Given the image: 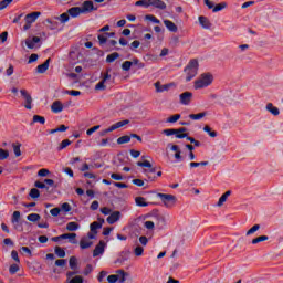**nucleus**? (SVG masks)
Instances as JSON below:
<instances>
[{
	"mask_svg": "<svg viewBox=\"0 0 283 283\" xmlns=\"http://www.w3.org/2000/svg\"><path fill=\"white\" fill-rule=\"evenodd\" d=\"M198 67H199L198 60L193 59L189 61L188 65L184 70V72L186 73L187 83H189V81L198 76Z\"/></svg>",
	"mask_w": 283,
	"mask_h": 283,
	"instance_id": "obj_1",
	"label": "nucleus"
},
{
	"mask_svg": "<svg viewBox=\"0 0 283 283\" xmlns=\"http://www.w3.org/2000/svg\"><path fill=\"white\" fill-rule=\"evenodd\" d=\"M211 83H213V75L211 73H203L197 81H195V90L209 87Z\"/></svg>",
	"mask_w": 283,
	"mask_h": 283,
	"instance_id": "obj_2",
	"label": "nucleus"
},
{
	"mask_svg": "<svg viewBox=\"0 0 283 283\" xmlns=\"http://www.w3.org/2000/svg\"><path fill=\"white\" fill-rule=\"evenodd\" d=\"M157 198H160L161 202L165 205V207H167V209L176 207V202L178 201L176 196L169 193L159 192L157 193Z\"/></svg>",
	"mask_w": 283,
	"mask_h": 283,
	"instance_id": "obj_3",
	"label": "nucleus"
},
{
	"mask_svg": "<svg viewBox=\"0 0 283 283\" xmlns=\"http://www.w3.org/2000/svg\"><path fill=\"white\" fill-rule=\"evenodd\" d=\"M125 125H129V120H120L115 124H113L111 127L104 129L101 132V136H106V134H109L111 132H116V129H120V127H125Z\"/></svg>",
	"mask_w": 283,
	"mask_h": 283,
	"instance_id": "obj_4",
	"label": "nucleus"
},
{
	"mask_svg": "<svg viewBox=\"0 0 283 283\" xmlns=\"http://www.w3.org/2000/svg\"><path fill=\"white\" fill-rule=\"evenodd\" d=\"M154 85L158 94H161L163 92H169L171 87H176V83H168L163 85L160 84V81H157Z\"/></svg>",
	"mask_w": 283,
	"mask_h": 283,
	"instance_id": "obj_5",
	"label": "nucleus"
},
{
	"mask_svg": "<svg viewBox=\"0 0 283 283\" xmlns=\"http://www.w3.org/2000/svg\"><path fill=\"white\" fill-rule=\"evenodd\" d=\"M193 98V93L191 92H184L179 95V103L181 105H190Z\"/></svg>",
	"mask_w": 283,
	"mask_h": 283,
	"instance_id": "obj_6",
	"label": "nucleus"
},
{
	"mask_svg": "<svg viewBox=\"0 0 283 283\" xmlns=\"http://www.w3.org/2000/svg\"><path fill=\"white\" fill-rule=\"evenodd\" d=\"M20 94L25 101V109H32V95H30L25 90H20Z\"/></svg>",
	"mask_w": 283,
	"mask_h": 283,
	"instance_id": "obj_7",
	"label": "nucleus"
},
{
	"mask_svg": "<svg viewBox=\"0 0 283 283\" xmlns=\"http://www.w3.org/2000/svg\"><path fill=\"white\" fill-rule=\"evenodd\" d=\"M82 13L85 14V12H94L96 10H98V7H94V2L93 1H84L82 4Z\"/></svg>",
	"mask_w": 283,
	"mask_h": 283,
	"instance_id": "obj_8",
	"label": "nucleus"
},
{
	"mask_svg": "<svg viewBox=\"0 0 283 283\" xmlns=\"http://www.w3.org/2000/svg\"><path fill=\"white\" fill-rule=\"evenodd\" d=\"M36 43H41V38L33 36V38H28L25 40V45L29 50H34V48H36Z\"/></svg>",
	"mask_w": 283,
	"mask_h": 283,
	"instance_id": "obj_9",
	"label": "nucleus"
},
{
	"mask_svg": "<svg viewBox=\"0 0 283 283\" xmlns=\"http://www.w3.org/2000/svg\"><path fill=\"white\" fill-rule=\"evenodd\" d=\"M105 253V241H99L93 251V258H98Z\"/></svg>",
	"mask_w": 283,
	"mask_h": 283,
	"instance_id": "obj_10",
	"label": "nucleus"
},
{
	"mask_svg": "<svg viewBox=\"0 0 283 283\" xmlns=\"http://www.w3.org/2000/svg\"><path fill=\"white\" fill-rule=\"evenodd\" d=\"M157 8V10H167V4L163 0H148V7Z\"/></svg>",
	"mask_w": 283,
	"mask_h": 283,
	"instance_id": "obj_11",
	"label": "nucleus"
},
{
	"mask_svg": "<svg viewBox=\"0 0 283 283\" xmlns=\"http://www.w3.org/2000/svg\"><path fill=\"white\" fill-rule=\"evenodd\" d=\"M119 220H120V211H114L107 217L106 222H108V224H115V222H118Z\"/></svg>",
	"mask_w": 283,
	"mask_h": 283,
	"instance_id": "obj_12",
	"label": "nucleus"
},
{
	"mask_svg": "<svg viewBox=\"0 0 283 283\" xmlns=\"http://www.w3.org/2000/svg\"><path fill=\"white\" fill-rule=\"evenodd\" d=\"M50 61H52V59L49 57L43 64L36 66L38 74H45L48 72L50 69Z\"/></svg>",
	"mask_w": 283,
	"mask_h": 283,
	"instance_id": "obj_13",
	"label": "nucleus"
},
{
	"mask_svg": "<svg viewBox=\"0 0 283 283\" xmlns=\"http://www.w3.org/2000/svg\"><path fill=\"white\" fill-rule=\"evenodd\" d=\"M39 17H41V12H32L25 15L24 21L25 23H34Z\"/></svg>",
	"mask_w": 283,
	"mask_h": 283,
	"instance_id": "obj_14",
	"label": "nucleus"
},
{
	"mask_svg": "<svg viewBox=\"0 0 283 283\" xmlns=\"http://www.w3.org/2000/svg\"><path fill=\"white\" fill-rule=\"evenodd\" d=\"M51 111L54 114H61V112H63V103H61V101L53 102V104L51 105Z\"/></svg>",
	"mask_w": 283,
	"mask_h": 283,
	"instance_id": "obj_15",
	"label": "nucleus"
},
{
	"mask_svg": "<svg viewBox=\"0 0 283 283\" xmlns=\"http://www.w3.org/2000/svg\"><path fill=\"white\" fill-rule=\"evenodd\" d=\"M67 14H70V17H73V19H76V17H78L80 14H83V10L81 9V7H72L67 10Z\"/></svg>",
	"mask_w": 283,
	"mask_h": 283,
	"instance_id": "obj_16",
	"label": "nucleus"
},
{
	"mask_svg": "<svg viewBox=\"0 0 283 283\" xmlns=\"http://www.w3.org/2000/svg\"><path fill=\"white\" fill-rule=\"evenodd\" d=\"M266 112H270L272 116H280V108L273 105V103H268L265 106Z\"/></svg>",
	"mask_w": 283,
	"mask_h": 283,
	"instance_id": "obj_17",
	"label": "nucleus"
},
{
	"mask_svg": "<svg viewBox=\"0 0 283 283\" xmlns=\"http://www.w3.org/2000/svg\"><path fill=\"white\" fill-rule=\"evenodd\" d=\"M199 23L205 30H211V22L205 15L199 17Z\"/></svg>",
	"mask_w": 283,
	"mask_h": 283,
	"instance_id": "obj_18",
	"label": "nucleus"
},
{
	"mask_svg": "<svg viewBox=\"0 0 283 283\" xmlns=\"http://www.w3.org/2000/svg\"><path fill=\"white\" fill-rule=\"evenodd\" d=\"M129 260V251L122 252L115 264H123Z\"/></svg>",
	"mask_w": 283,
	"mask_h": 283,
	"instance_id": "obj_19",
	"label": "nucleus"
},
{
	"mask_svg": "<svg viewBox=\"0 0 283 283\" xmlns=\"http://www.w3.org/2000/svg\"><path fill=\"white\" fill-rule=\"evenodd\" d=\"M164 25H166L169 32H178V27L171 20H164Z\"/></svg>",
	"mask_w": 283,
	"mask_h": 283,
	"instance_id": "obj_20",
	"label": "nucleus"
},
{
	"mask_svg": "<svg viewBox=\"0 0 283 283\" xmlns=\"http://www.w3.org/2000/svg\"><path fill=\"white\" fill-rule=\"evenodd\" d=\"M69 266L72 271H78V259L71 256L69 260Z\"/></svg>",
	"mask_w": 283,
	"mask_h": 283,
	"instance_id": "obj_21",
	"label": "nucleus"
},
{
	"mask_svg": "<svg viewBox=\"0 0 283 283\" xmlns=\"http://www.w3.org/2000/svg\"><path fill=\"white\" fill-rule=\"evenodd\" d=\"M94 242L87 239V237H83L80 241V248L81 249H90Z\"/></svg>",
	"mask_w": 283,
	"mask_h": 283,
	"instance_id": "obj_22",
	"label": "nucleus"
},
{
	"mask_svg": "<svg viewBox=\"0 0 283 283\" xmlns=\"http://www.w3.org/2000/svg\"><path fill=\"white\" fill-rule=\"evenodd\" d=\"M231 196V190L226 191L220 198L219 201L217 202V207H222L227 202V199Z\"/></svg>",
	"mask_w": 283,
	"mask_h": 283,
	"instance_id": "obj_23",
	"label": "nucleus"
},
{
	"mask_svg": "<svg viewBox=\"0 0 283 283\" xmlns=\"http://www.w3.org/2000/svg\"><path fill=\"white\" fill-rule=\"evenodd\" d=\"M176 130H177V133H175L176 138L182 139V138H187L188 137V134L185 133V132H187V128L181 127V128L176 129Z\"/></svg>",
	"mask_w": 283,
	"mask_h": 283,
	"instance_id": "obj_24",
	"label": "nucleus"
},
{
	"mask_svg": "<svg viewBox=\"0 0 283 283\" xmlns=\"http://www.w3.org/2000/svg\"><path fill=\"white\" fill-rule=\"evenodd\" d=\"M103 228V223L98 222V221H94L93 223H91L90 229L93 233H98V229Z\"/></svg>",
	"mask_w": 283,
	"mask_h": 283,
	"instance_id": "obj_25",
	"label": "nucleus"
},
{
	"mask_svg": "<svg viewBox=\"0 0 283 283\" xmlns=\"http://www.w3.org/2000/svg\"><path fill=\"white\" fill-rule=\"evenodd\" d=\"M205 116H207V112H202V113H198V114H190L189 118L191 120H202V118H205Z\"/></svg>",
	"mask_w": 283,
	"mask_h": 283,
	"instance_id": "obj_26",
	"label": "nucleus"
},
{
	"mask_svg": "<svg viewBox=\"0 0 283 283\" xmlns=\"http://www.w3.org/2000/svg\"><path fill=\"white\" fill-rule=\"evenodd\" d=\"M116 59H120V54L118 52L108 54L106 57V63H114L116 61Z\"/></svg>",
	"mask_w": 283,
	"mask_h": 283,
	"instance_id": "obj_27",
	"label": "nucleus"
},
{
	"mask_svg": "<svg viewBox=\"0 0 283 283\" xmlns=\"http://www.w3.org/2000/svg\"><path fill=\"white\" fill-rule=\"evenodd\" d=\"M72 145V142L70 139H64L61 142V144L57 146V151H63V149H66V147H70Z\"/></svg>",
	"mask_w": 283,
	"mask_h": 283,
	"instance_id": "obj_28",
	"label": "nucleus"
},
{
	"mask_svg": "<svg viewBox=\"0 0 283 283\" xmlns=\"http://www.w3.org/2000/svg\"><path fill=\"white\" fill-rule=\"evenodd\" d=\"M80 228H81V226L74 221L69 222L66 224V231H77V229H80Z\"/></svg>",
	"mask_w": 283,
	"mask_h": 283,
	"instance_id": "obj_29",
	"label": "nucleus"
},
{
	"mask_svg": "<svg viewBox=\"0 0 283 283\" xmlns=\"http://www.w3.org/2000/svg\"><path fill=\"white\" fill-rule=\"evenodd\" d=\"M135 202L137 207H149V203L145 201V197H137Z\"/></svg>",
	"mask_w": 283,
	"mask_h": 283,
	"instance_id": "obj_30",
	"label": "nucleus"
},
{
	"mask_svg": "<svg viewBox=\"0 0 283 283\" xmlns=\"http://www.w3.org/2000/svg\"><path fill=\"white\" fill-rule=\"evenodd\" d=\"M13 154L17 158L21 156V143L12 144Z\"/></svg>",
	"mask_w": 283,
	"mask_h": 283,
	"instance_id": "obj_31",
	"label": "nucleus"
},
{
	"mask_svg": "<svg viewBox=\"0 0 283 283\" xmlns=\"http://www.w3.org/2000/svg\"><path fill=\"white\" fill-rule=\"evenodd\" d=\"M132 140V136L125 135L117 139V145H125Z\"/></svg>",
	"mask_w": 283,
	"mask_h": 283,
	"instance_id": "obj_32",
	"label": "nucleus"
},
{
	"mask_svg": "<svg viewBox=\"0 0 283 283\" xmlns=\"http://www.w3.org/2000/svg\"><path fill=\"white\" fill-rule=\"evenodd\" d=\"M207 165H209V161H200V163H198V161H191V163L189 164L190 169H193V168H196V167H207Z\"/></svg>",
	"mask_w": 283,
	"mask_h": 283,
	"instance_id": "obj_33",
	"label": "nucleus"
},
{
	"mask_svg": "<svg viewBox=\"0 0 283 283\" xmlns=\"http://www.w3.org/2000/svg\"><path fill=\"white\" fill-rule=\"evenodd\" d=\"M27 220H29V222H39V220H41V214L31 213L27 217Z\"/></svg>",
	"mask_w": 283,
	"mask_h": 283,
	"instance_id": "obj_34",
	"label": "nucleus"
},
{
	"mask_svg": "<svg viewBox=\"0 0 283 283\" xmlns=\"http://www.w3.org/2000/svg\"><path fill=\"white\" fill-rule=\"evenodd\" d=\"M19 220H21V212L14 211L11 218L12 224H19Z\"/></svg>",
	"mask_w": 283,
	"mask_h": 283,
	"instance_id": "obj_35",
	"label": "nucleus"
},
{
	"mask_svg": "<svg viewBox=\"0 0 283 283\" xmlns=\"http://www.w3.org/2000/svg\"><path fill=\"white\" fill-rule=\"evenodd\" d=\"M61 23H67L70 21V13H62L60 17H55Z\"/></svg>",
	"mask_w": 283,
	"mask_h": 283,
	"instance_id": "obj_36",
	"label": "nucleus"
},
{
	"mask_svg": "<svg viewBox=\"0 0 283 283\" xmlns=\"http://www.w3.org/2000/svg\"><path fill=\"white\" fill-rule=\"evenodd\" d=\"M117 275H119L118 281L119 283H124L127 279V273L124 270H117Z\"/></svg>",
	"mask_w": 283,
	"mask_h": 283,
	"instance_id": "obj_37",
	"label": "nucleus"
},
{
	"mask_svg": "<svg viewBox=\"0 0 283 283\" xmlns=\"http://www.w3.org/2000/svg\"><path fill=\"white\" fill-rule=\"evenodd\" d=\"M203 132H206L210 138H216L218 136V133L214 130H211V127L205 126Z\"/></svg>",
	"mask_w": 283,
	"mask_h": 283,
	"instance_id": "obj_38",
	"label": "nucleus"
},
{
	"mask_svg": "<svg viewBox=\"0 0 283 283\" xmlns=\"http://www.w3.org/2000/svg\"><path fill=\"white\" fill-rule=\"evenodd\" d=\"M29 196H30V198H33V200H36V198H40L41 192L39 191V189L33 188L30 190Z\"/></svg>",
	"mask_w": 283,
	"mask_h": 283,
	"instance_id": "obj_39",
	"label": "nucleus"
},
{
	"mask_svg": "<svg viewBox=\"0 0 283 283\" xmlns=\"http://www.w3.org/2000/svg\"><path fill=\"white\" fill-rule=\"evenodd\" d=\"M134 65V62L132 61H125L122 64V70H124V72H129V70H132V66Z\"/></svg>",
	"mask_w": 283,
	"mask_h": 283,
	"instance_id": "obj_40",
	"label": "nucleus"
},
{
	"mask_svg": "<svg viewBox=\"0 0 283 283\" xmlns=\"http://www.w3.org/2000/svg\"><path fill=\"white\" fill-rule=\"evenodd\" d=\"M83 276L81 275H75L73 279L66 280V283H83Z\"/></svg>",
	"mask_w": 283,
	"mask_h": 283,
	"instance_id": "obj_41",
	"label": "nucleus"
},
{
	"mask_svg": "<svg viewBox=\"0 0 283 283\" xmlns=\"http://www.w3.org/2000/svg\"><path fill=\"white\" fill-rule=\"evenodd\" d=\"M269 240L268 235H261L252 240V244H260V242H266Z\"/></svg>",
	"mask_w": 283,
	"mask_h": 283,
	"instance_id": "obj_42",
	"label": "nucleus"
},
{
	"mask_svg": "<svg viewBox=\"0 0 283 283\" xmlns=\"http://www.w3.org/2000/svg\"><path fill=\"white\" fill-rule=\"evenodd\" d=\"M224 8H227V2H221L217 6H214V8L212 9V12H220V11L224 10Z\"/></svg>",
	"mask_w": 283,
	"mask_h": 283,
	"instance_id": "obj_43",
	"label": "nucleus"
},
{
	"mask_svg": "<svg viewBox=\"0 0 283 283\" xmlns=\"http://www.w3.org/2000/svg\"><path fill=\"white\" fill-rule=\"evenodd\" d=\"M33 123H40V125H45V117L41 115H34Z\"/></svg>",
	"mask_w": 283,
	"mask_h": 283,
	"instance_id": "obj_44",
	"label": "nucleus"
},
{
	"mask_svg": "<svg viewBox=\"0 0 283 283\" xmlns=\"http://www.w3.org/2000/svg\"><path fill=\"white\" fill-rule=\"evenodd\" d=\"M143 253H145V249L140 245H137L134 249V254L136 255V258H140V255H143Z\"/></svg>",
	"mask_w": 283,
	"mask_h": 283,
	"instance_id": "obj_45",
	"label": "nucleus"
},
{
	"mask_svg": "<svg viewBox=\"0 0 283 283\" xmlns=\"http://www.w3.org/2000/svg\"><path fill=\"white\" fill-rule=\"evenodd\" d=\"M10 157V153L3 148H0V160H7Z\"/></svg>",
	"mask_w": 283,
	"mask_h": 283,
	"instance_id": "obj_46",
	"label": "nucleus"
},
{
	"mask_svg": "<svg viewBox=\"0 0 283 283\" xmlns=\"http://www.w3.org/2000/svg\"><path fill=\"white\" fill-rule=\"evenodd\" d=\"M66 237V240L71 242V244H76V233H64Z\"/></svg>",
	"mask_w": 283,
	"mask_h": 283,
	"instance_id": "obj_47",
	"label": "nucleus"
},
{
	"mask_svg": "<svg viewBox=\"0 0 283 283\" xmlns=\"http://www.w3.org/2000/svg\"><path fill=\"white\" fill-rule=\"evenodd\" d=\"M55 255H57V258H65V250L61 247H55Z\"/></svg>",
	"mask_w": 283,
	"mask_h": 283,
	"instance_id": "obj_48",
	"label": "nucleus"
},
{
	"mask_svg": "<svg viewBox=\"0 0 283 283\" xmlns=\"http://www.w3.org/2000/svg\"><path fill=\"white\" fill-rule=\"evenodd\" d=\"M76 275H78V270L69 271L66 272V280H73Z\"/></svg>",
	"mask_w": 283,
	"mask_h": 283,
	"instance_id": "obj_49",
	"label": "nucleus"
},
{
	"mask_svg": "<svg viewBox=\"0 0 283 283\" xmlns=\"http://www.w3.org/2000/svg\"><path fill=\"white\" fill-rule=\"evenodd\" d=\"M163 134H165V136H174L175 134H178V130L176 128H168L164 129Z\"/></svg>",
	"mask_w": 283,
	"mask_h": 283,
	"instance_id": "obj_50",
	"label": "nucleus"
},
{
	"mask_svg": "<svg viewBox=\"0 0 283 283\" xmlns=\"http://www.w3.org/2000/svg\"><path fill=\"white\" fill-rule=\"evenodd\" d=\"M256 231H260V224H254L250 230L247 231L245 235H253Z\"/></svg>",
	"mask_w": 283,
	"mask_h": 283,
	"instance_id": "obj_51",
	"label": "nucleus"
},
{
	"mask_svg": "<svg viewBox=\"0 0 283 283\" xmlns=\"http://www.w3.org/2000/svg\"><path fill=\"white\" fill-rule=\"evenodd\" d=\"M98 41H99V45H105L107 43V33L105 34H99L97 36Z\"/></svg>",
	"mask_w": 283,
	"mask_h": 283,
	"instance_id": "obj_52",
	"label": "nucleus"
},
{
	"mask_svg": "<svg viewBox=\"0 0 283 283\" xmlns=\"http://www.w3.org/2000/svg\"><path fill=\"white\" fill-rule=\"evenodd\" d=\"M61 210L64 211V213H70V211H72V206H70L67 202H64L61 206Z\"/></svg>",
	"mask_w": 283,
	"mask_h": 283,
	"instance_id": "obj_53",
	"label": "nucleus"
},
{
	"mask_svg": "<svg viewBox=\"0 0 283 283\" xmlns=\"http://www.w3.org/2000/svg\"><path fill=\"white\" fill-rule=\"evenodd\" d=\"M178 120H180V114H176V115H172L170 116L166 123H178Z\"/></svg>",
	"mask_w": 283,
	"mask_h": 283,
	"instance_id": "obj_54",
	"label": "nucleus"
},
{
	"mask_svg": "<svg viewBox=\"0 0 283 283\" xmlns=\"http://www.w3.org/2000/svg\"><path fill=\"white\" fill-rule=\"evenodd\" d=\"M38 176H40L41 178H45V176H50V170L42 168L38 171Z\"/></svg>",
	"mask_w": 283,
	"mask_h": 283,
	"instance_id": "obj_55",
	"label": "nucleus"
},
{
	"mask_svg": "<svg viewBox=\"0 0 283 283\" xmlns=\"http://www.w3.org/2000/svg\"><path fill=\"white\" fill-rule=\"evenodd\" d=\"M119 275L118 274H111L107 276V282L109 283H116L118 281Z\"/></svg>",
	"mask_w": 283,
	"mask_h": 283,
	"instance_id": "obj_56",
	"label": "nucleus"
},
{
	"mask_svg": "<svg viewBox=\"0 0 283 283\" xmlns=\"http://www.w3.org/2000/svg\"><path fill=\"white\" fill-rule=\"evenodd\" d=\"M10 3H12V0H2L0 2V10H6V8L10 6Z\"/></svg>",
	"mask_w": 283,
	"mask_h": 283,
	"instance_id": "obj_57",
	"label": "nucleus"
},
{
	"mask_svg": "<svg viewBox=\"0 0 283 283\" xmlns=\"http://www.w3.org/2000/svg\"><path fill=\"white\" fill-rule=\"evenodd\" d=\"M137 166L138 167H147L148 169H151V163H149V160L138 161Z\"/></svg>",
	"mask_w": 283,
	"mask_h": 283,
	"instance_id": "obj_58",
	"label": "nucleus"
},
{
	"mask_svg": "<svg viewBox=\"0 0 283 283\" xmlns=\"http://www.w3.org/2000/svg\"><path fill=\"white\" fill-rule=\"evenodd\" d=\"M98 129H101V125L93 126L92 128L86 130V134L87 136H92V134H94V132H98Z\"/></svg>",
	"mask_w": 283,
	"mask_h": 283,
	"instance_id": "obj_59",
	"label": "nucleus"
},
{
	"mask_svg": "<svg viewBox=\"0 0 283 283\" xmlns=\"http://www.w3.org/2000/svg\"><path fill=\"white\" fill-rule=\"evenodd\" d=\"M145 19L147 21H151L153 23L160 24V20H158V18H156L155 15H146Z\"/></svg>",
	"mask_w": 283,
	"mask_h": 283,
	"instance_id": "obj_60",
	"label": "nucleus"
},
{
	"mask_svg": "<svg viewBox=\"0 0 283 283\" xmlns=\"http://www.w3.org/2000/svg\"><path fill=\"white\" fill-rule=\"evenodd\" d=\"M135 6H144V8H149V0H138Z\"/></svg>",
	"mask_w": 283,
	"mask_h": 283,
	"instance_id": "obj_61",
	"label": "nucleus"
},
{
	"mask_svg": "<svg viewBox=\"0 0 283 283\" xmlns=\"http://www.w3.org/2000/svg\"><path fill=\"white\" fill-rule=\"evenodd\" d=\"M9 272L11 273V275H14V273L19 272V265H17V264L10 265Z\"/></svg>",
	"mask_w": 283,
	"mask_h": 283,
	"instance_id": "obj_62",
	"label": "nucleus"
},
{
	"mask_svg": "<svg viewBox=\"0 0 283 283\" xmlns=\"http://www.w3.org/2000/svg\"><path fill=\"white\" fill-rule=\"evenodd\" d=\"M130 50H137V48H140V41L135 40L129 45Z\"/></svg>",
	"mask_w": 283,
	"mask_h": 283,
	"instance_id": "obj_63",
	"label": "nucleus"
},
{
	"mask_svg": "<svg viewBox=\"0 0 283 283\" xmlns=\"http://www.w3.org/2000/svg\"><path fill=\"white\" fill-rule=\"evenodd\" d=\"M51 216L56 218L61 213V208H53L50 210Z\"/></svg>",
	"mask_w": 283,
	"mask_h": 283,
	"instance_id": "obj_64",
	"label": "nucleus"
}]
</instances>
